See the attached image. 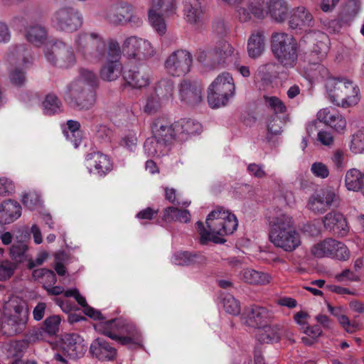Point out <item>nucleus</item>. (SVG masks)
Listing matches in <instances>:
<instances>
[{"label":"nucleus","instance_id":"nucleus-1","mask_svg":"<svg viewBox=\"0 0 364 364\" xmlns=\"http://www.w3.org/2000/svg\"><path fill=\"white\" fill-rule=\"evenodd\" d=\"M269 240L275 247L291 252L301 245V235L294 220L287 212L276 210L269 218Z\"/></svg>","mask_w":364,"mask_h":364},{"label":"nucleus","instance_id":"nucleus-2","mask_svg":"<svg viewBox=\"0 0 364 364\" xmlns=\"http://www.w3.org/2000/svg\"><path fill=\"white\" fill-rule=\"evenodd\" d=\"M201 243L212 241L215 243H223V237L230 235L237 229L238 223L236 216L229 210L218 208L208 214L206 218L208 230L202 222L196 223Z\"/></svg>","mask_w":364,"mask_h":364},{"label":"nucleus","instance_id":"nucleus-3","mask_svg":"<svg viewBox=\"0 0 364 364\" xmlns=\"http://www.w3.org/2000/svg\"><path fill=\"white\" fill-rule=\"evenodd\" d=\"M76 51L86 60L98 62L103 59L106 45L102 37L95 32H82L74 40Z\"/></svg>","mask_w":364,"mask_h":364},{"label":"nucleus","instance_id":"nucleus-4","mask_svg":"<svg viewBox=\"0 0 364 364\" xmlns=\"http://www.w3.org/2000/svg\"><path fill=\"white\" fill-rule=\"evenodd\" d=\"M235 90V85L232 75L228 73H223L208 87V105L212 108L225 106L234 96Z\"/></svg>","mask_w":364,"mask_h":364},{"label":"nucleus","instance_id":"nucleus-5","mask_svg":"<svg viewBox=\"0 0 364 364\" xmlns=\"http://www.w3.org/2000/svg\"><path fill=\"white\" fill-rule=\"evenodd\" d=\"M297 50L296 41L291 36L284 33H277L272 36V53L283 66L293 68L296 65Z\"/></svg>","mask_w":364,"mask_h":364},{"label":"nucleus","instance_id":"nucleus-6","mask_svg":"<svg viewBox=\"0 0 364 364\" xmlns=\"http://www.w3.org/2000/svg\"><path fill=\"white\" fill-rule=\"evenodd\" d=\"M305 41L312 44L311 50L308 55V61L315 65L321 75L324 77L327 74L326 68L320 64L328 51L329 39L327 35L323 32L314 31L305 35Z\"/></svg>","mask_w":364,"mask_h":364},{"label":"nucleus","instance_id":"nucleus-7","mask_svg":"<svg viewBox=\"0 0 364 364\" xmlns=\"http://www.w3.org/2000/svg\"><path fill=\"white\" fill-rule=\"evenodd\" d=\"M43 53L46 60L55 67L69 68L76 63L73 48L61 41L46 45Z\"/></svg>","mask_w":364,"mask_h":364},{"label":"nucleus","instance_id":"nucleus-8","mask_svg":"<svg viewBox=\"0 0 364 364\" xmlns=\"http://www.w3.org/2000/svg\"><path fill=\"white\" fill-rule=\"evenodd\" d=\"M121 50L118 42L111 39L107 44L103 58L105 62L100 69V77L105 81L116 80L121 75L122 65L120 63Z\"/></svg>","mask_w":364,"mask_h":364},{"label":"nucleus","instance_id":"nucleus-9","mask_svg":"<svg viewBox=\"0 0 364 364\" xmlns=\"http://www.w3.org/2000/svg\"><path fill=\"white\" fill-rule=\"evenodd\" d=\"M311 252L317 258L329 257L340 261H347L350 257L347 246L333 238H326L314 245Z\"/></svg>","mask_w":364,"mask_h":364},{"label":"nucleus","instance_id":"nucleus-10","mask_svg":"<svg viewBox=\"0 0 364 364\" xmlns=\"http://www.w3.org/2000/svg\"><path fill=\"white\" fill-rule=\"evenodd\" d=\"M52 25L58 30L73 32L82 24V16L72 7H62L53 14Z\"/></svg>","mask_w":364,"mask_h":364},{"label":"nucleus","instance_id":"nucleus-11","mask_svg":"<svg viewBox=\"0 0 364 364\" xmlns=\"http://www.w3.org/2000/svg\"><path fill=\"white\" fill-rule=\"evenodd\" d=\"M193 63L191 54L186 50H178L173 52L166 58L164 66L168 74L172 76H183L190 70Z\"/></svg>","mask_w":364,"mask_h":364},{"label":"nucleus","instance_id":"nucleus-12","mask_svg":"<svg viewBox=\"0 0 364 364\" xmlns=\"http://www.w3.org/2000/svg\"><path fill=\"white\" fill-rule=\"evenodd\" d=\"M265 0H248L245 6L236 7V16L240 22L246 23L252 18L263 19L267 16Z\"/></svg>","mask_w":364,"mask_h":364},{"label":"nucleus","instance_id":"nucleus-13","mask_svg":"<svg viewBox=\"0 0 364 364\" xmlns=\"http://www.w3.org/2000/svg\"><path fill=\"white\" fill-rule=\"evenodd\" d=\"M85 163L90 173H93L100 176L107 175L113 168L110 158L99 151L88 154L85 158Z\"/></svg>","mask_w":364,"mask_h":364},{"label":"nucleus","instance_id":"nucleus-14","mask_svg":"<svg viewBox=\"0 0 364 364\" xmlns=\"http://www.w3.org/2000/svg\"><path fill=\"white\" fill-rule=\"evenodd\" d=\"M28 313L23 307L16 306L14 314H11L4 325L5 333L10 336L23 333L27 326Z\"/></svg>","mask_w":364,"mask_h":364},{"label":"nucleus","instance_id":"nucleus-15","mask_svg":"<svg viewBox=\"0 0 364 364\" xmlns=\"http://www.w3.org/2000/svg\"><path fill=\"white\" fill-rule=\"evenodd\" d=\"M337 196L332 189H325L312 195L308 202V208L315 213H323L336 200Z\"/></svg>","mask_w":364,"mask_h":364},{"label":"nucleus","instance_id":"nucleus-16","mask_svg":"<svg viewBox=\"0 0 364 364\" xmlns=\"http://www.w3.org/2000/svg\"><path fill=\"white\" fill-rule=\"evenodd\" d=\"M176 122H171L166 119H157L152 125V134L166 145L178 138Z\"/></svg>","mask_w":364,"mask_h":364},{"label":"nucleus","instance_id":"nucleus-17","mask_svg":"<svg viewBox=\"0 0 364 364\" xmlns=\"http://www.w3.org/2000/svg\"><path fill=\"white\" fill-rule=\"evenodd\" d=\"M73 87H68L67 100L70 103L80 109L91 108L96 100L95 89H80L77 95H74Z\"/></svg>","mask_w":364,"mask_h":364},{"label":"nucleus","instance_id":"nucleus-18","mask_svg":"<svg viewBox=\"0 0 364 364\" xmlns=\"http://www.w3.org/2000/svg\"><path fill=\"white\" fill-rule=\"evenodd\" d=\"M60 348L72 358L82 357L86 351L83 338L77 334H65L61 339Z\"/></svg>","mask_w":364,"mask_h":364},{"label":"nucleus","instance_id":"nucleus-19","mask_svg":"<svg viewBox=\"0 0 364 364\" xmlns=\"http://www.w3.org/2000/svg\"><path fill=\"white\" fill-rule=\"evenodd\" d=\"M289 24L292 29L306 31L314 27L315 21L306 7L299 6L292 11Z\"/></svg>","mask_w":364,"mask_h":364},{"label":"nucleus","instance_id":"nucleus-20","mask_svg":"<svg viewBox=\"0 0 364 364\" xmlns=\"http://www.w3.org/2000/svg\"><path fill=\"white\" fill-rule=\"evenodd\" d=\"M317 119L338 132H341L346 129V119L337 110L333 108H324L318 111Z\"/></svg>","mask_w":364,"mask_h":364},{"label":"nucleus","instance_id":"nucleus-21","mask_svg":"<svg viewBox=\"0 0 364 364\" xmlns=\"http://www.w3.org/2000/svg\"><path fill=\"white\" fill-rule=\"evenodd\" d=\"M271 313L264 307L253 306L247 309L245 324L259 329L270 318Z\"/></svg>","mask_w":364,"mask_h":364},{"label":"nucleus","instance_id":"nucleus-22","mask_svg":"<svg viewBox=\"0 0 364 364\" xmlns=\"http://www.w3.org/2000/svg\"><path fill=\"white\" fill-rule=\"evenodd\" d=\"M124 319L115 318L109 321H102L95 325V328L99 333L119 343L122 335Z\"/></svg>","mask_w":364,"mask_h":364},{"label":"nucleus","instance_id":"nucleus-23","mask_svg":"<svg viewBox=\"0 0 364 364\" xmlns=\"http://www.w3.org/2000/svg\"><path fill=\"white\" fill-rule=\"evenodd\" d=\"M179 95L181 100L186 104L198 105L203 100L202 87L198 83L184 81L181 84Z\"/></svg>","mask_w":364,"mask_h":364},{"label":"nucleus","instance_id":"nucleus-24","mask_svg":"<svg viewBox=\"0 0 364 364\" xmlns=\"http://www.w3.org/2000/svg\"><path fill=\"white\" fill-rule=\"evenodd\" d=\"M90 353L100 360H112L117 356V350L105 339L97 338L92 342Z\"/></svg>","mask_w":364,"mask_h":364},{"label":"nucleus","instance_id":"nucleus-25","mask_svg":"<svg viewBox=\"0 0 364 364\" xmlns=\"http://www.w3.org/2000/svg\"><path fill=\"white\" fill-rule=\"evenodd\" d=\"M119 343L129 346L131 348L142 346L141 333L134 323L124 320L122 335L119 338Z\"/></svg>","mask_w":364,"mask_h":364},{"label":"nucleus","instance_id":"nucleus-26","mask_svg":"<svg viewBox=\"0 0 364 364\" xmlns=\"http://www.w3.org/2000/svg\"><path fill=\"white\" fill-rule=\"evenodd\" d=\"M348 83L347 78L328 77L325 81V88L327 97L330 101L337 105L340 98L343 97V91L346 84Z\"/></svg>","mask_w":364,"mask_h":364},{"label":"nucleus","instance_id":"nucleus-27","mask_svg":"<svg viewBox=\"0 0 364 364\" xmlns=\"http://www.w3.org/2000/svg\"><path fill=\"white\" fill-rule=\"evenodd\" d=\"M98 86V79L96 74L90 70L82 69L80 77L72 82L68 87H73L74 95H77L80 89H96Z\"/></svg>","mask_w":364,"mask_h":364},{"label":"nucleus","instance_id":"nucleus-28","mask_svg":"<svg viewBox=\"0 0 364 364\" xmlns=\"http://www.w3.org/2000/svg\"><path fill=\"white\" fill-rule=\"evenodd\" d=\"M267 15L277 22L284 21L288 15L289 5L286 0H269L266 3Z\"/></svg>","mask_w":364,"mask_h":364},{"label":"nucleus","instance_id":"nucleus-29","mask_svg":"<svg viewBox=\"0 0 364 364\" xmlns=\"http://www.w3.org/2000/svg\"><path fill=\"white\" fill-rule=\"evenodd\" d=\"M21 215V207L18 203L12 200L4 201L0 205V222L10 224Z\"/></svg>","mask_w":364,"mask_h":364},{"label":"nucleus","instance_id":"nucleus-30","mask_svg":"<svg viewBox=\"0 0 364 364\" xmlns=\"http://www.w3.org/2000/svg\"><path fill=\"white\" fill-rule=\"evenodd\" d=\"M360 100L359 87L351 80L348 79L343 91V97L340 98L337 106L347 108L356 105Z\"/></svg>","mask_w":364,"mask_h":364},{"label":"nucleus","instance_id":"nucleus-31","mask_svg":"<svg viewBox=\"0 0 364 364\" xmlns=\"http://www.w3.org/2000/svg\"><path fill=\"white\" fill-rule=\"evenodd\" d=\"M123 77L126 84L134 89H141L149 84V75L139 68L125 71Z\"/></svg>","mask_w":364,"mask_h":364},{"label":"nucleus","instance_id":"nucleus-32","mask_svg":"<svg viewBox=\"0 0 364 364\" xmlns=\"http://www.w3.org/2000/svg\"><path fill=\"white\" fill-rule=\"evenodd\" d=\"M240 280L254 285H266L272 281L270 274L251 268L242 269L239 274Z\"/></svg>","mask_w":364,"mask_h":364},{"label":"nucleus","instance_id":"nucleus-33","mask_svg":"<svg viewBox=\"0 0 364 364\" xmlns=\"http://www.w3.org/2000/svg\"><path fill=\"white\" fill-rule=\"evenodd\" d=\"M322 221L326 230L338 233H345L347 231L346 219L340 213L330 212L323 218Z\"/></svg>","mask_w":364,"mask_h":364},{"label":"nucleus","instance_id":"nucleus-34","mask_svg":"<svg viewBox=\"0 0 364 364\" xmlns=\"http://www.w3.org/2000/svg\"><path fill=\"white\" fill-rule=\"evenodd\" d=\"M24 36L29 43L39 47L46 43L48 31L46 27L41 24H33L26 28Z\"/></svg>","mask_w":364,"mask_h":364},{"label":"nucleus","instance_id":"nucleus-35","mask_svg":"<svg viewBox=\"0 0 364 364\" xmlns=\"http://www.w3.org/2000/svg\"><path fill=\"white\" fill-rule=\"evenodd\" d=\"M256 338L262 343L279 342L282 338V326L277 324L273 326L264 325L257 329Z\"/></svg>","mask_w":364,"mask_h":364},{"label":"nucleus","instance_id":"nucleus-36","mask_svg":"<svg viewBox=\"0 0 364 364\" xmlns=\"http://www.w3.org/2000/svg\"><path fill=\"white\" fill-rule=\"evenodd\" d=\"M265 49L264 37L262 32H253L247 41V53L252 58L259 57Z\"/></svg>","mask_w":364,"mask_h":364},{"label":"nucleus","instance_id":"nucleus-37","mask_svg":"<svg viewBox=\"0 0 364 364\" xmlns=\"http://www.w3.org/2000/svg\"><path fill=\"white\" fill-rule=\"evenodd\" d=\"M178 139L183 140L190 135H194L200 133L202 130L201 124L191 119H182L176 122Z\"/></svg>","mask_w":364,"mask_h":364},{"label":"nucleus","instance_id":"nucleus-38","mask_svg":"<svg viewBox=\"0 0 364 364\" xmlns=\"http://www.w3.org/2000/svg\"><path fill=\"white\" fill-rule=\"evenodd\" d=\"M345 185L349 191L361 190L364 194V173L357 168L349 169L346 173Z\"/></svg>","mask_w":364,"mask_h":364},{"label":"nucleus","instance_id":"nucleus-39","mask_svg":"<svg viewBox=\"0 0 364 364\" xmlns=\"http://www.w3.org/2000/svg\"><path fill=\"white\" fill-rule=\"evenodd\" d=\"M65 296L66 297H74L76 301L82 306L84 307L85 314L90 318L94 319L103 320V316L100 311L94 309L93 308L88 306L85 300V298L82 296L78 289H70L65 291Z\"/></svg>","mask_w":364,"mask_h":364},{"label":"nucleus","instance_id":"nucleus-40","mask_svg":"<svg viewBox=\"0 0 364 364\" xmlns=\"http://www.w3.org/2000/svg\"><path fill=\"white\" fill-rule=\"evenodd\" d=\"M144 151L147 157H159L166 152V145L153 135L144 144Z\"/></svg>","mask_w":364,"mask_h":364},{"label":"nucleus","instance_id":"nucleus-41","mask_svg":"<svg viewBox=\"0 0 364 364\" xmlns=\"http://www.w3.org/2000/svg\"><path fill=\"white\" fill-rule=\"evenodd\" d=\"M9 60L11 63L18 65H26L31 62L29 50L24 45H18L13 47L9 52Z\"/></svg>","mask_w":364,"mask_h":364},{"label":"nucleus","instance_id":"nucleus-42","mask_svg":"<svg viewBox=\"0 0 364 364\" xmlns=\"http://www.w3.org/2000/svg\"><path fill=\"white\" fill-rule=\"evenodd\" d=\"M132 11V5L123 4L120 6L110 8L106 18L112 24H119L126 21L127 13Z\"/></svg>","mask_w":364,"mask_h":364},{"label":"nucleus","instance_id":"nucleus-43","mask_svg":"<svg viewBox=\"0 0 364 364\" xmlns=\"http://www.w3.org/2000/svg\"><path fill=\"white\" fill-rule=\"evenodd\" d=\"M205 258L200 255L191 254L188 252H179L171 258V262L176 265H190L193 264H202Z\"/></svg>","mask_w":364,"mask_h":364},{"label":"nucleus","instance_id":"nucleus-44","mask_svg":"<svg viewBox=\"0 0 364 364\" xmlns=\"http://www.w3.org/2000/svg\"><path fill=\"white\" fill-rule=\"evenodd\" d=\"M141 38L132 36L126 38L122 44V50L129 59L138 57L137 52L141 46Z\"/></svg>","mask_w":364,"mask_h":364},{"label":"nucleus","instance_id":"nucleus-45","mask_svg":"<svg viewBox=\"0 0 364 364\" xmlns=\"http://www.w3.org/2000/svg\"><path fill=\"white\" fill-rule=\"evenodd\" d=\"M163 219L166 221H190L191 214L187 210H180L174 207H168L164 210Z\"/></svg>","mask_w":364,"mask_h":364},{"label":"nucleus","instance_id":"nucleus-46","mask_svg":"<svg viewBox=\"0 0 364 364\" xmlns=\"http://www.w3.org/2000/svg\"><path fill=\"white\" fill-rule=\"evenodd\" d=\"M67 129L63 130V134L67 140L70 141L75 148H77L81 141L80 124L77 121L68 120L67 122Z\"/></svg>","mask_w":364,"mask_h":364},{"label":"nucleus","instance_id":"nucleus-47","mask_svg":"<svg viewBox=\"0 0 364 364\" xmlns=\"http://www.w3.org/2000/svg\"><path fill=\"white\" fill-rule=\"evenodd\" d=\"M198 60L208 66L215 67L220 64L218 49L199 50L197 53Z\"/></svg>","mask_w":364,"mask_h":364},{"label":"nucleus","instance_id":"nucleus-48","mask_svg":"<svg viewBox=\"0 0 364 364\" xmlns=\"http://www.w3.org/2000/svg\"><path fill=\"white\" fill-rule=\"evenodd\" d=\"M43 112L52 115L62 111V103L54 94H48L43 102Z\"/></svg>","mask_w":364,"mask_h":364},{"label":"nucleus","instance_id":"nucleus-49","mask_svg":"<svg viewBox=\"0 0 364 364\" xmlns=\"http://www.w3.org/2000/svg\"><path fill=\"white\" fill-rule=\"evenodd\" d=\"M348 147L355 154H364V129L356 131L350 136Z\"/></svg>","mask_w":364,"mask_h":364},{"label":"nucleus","instance_id":"nucleus-50","mask_svg":"<svg viewBox=\"0 0 364 364\" xmlns=\"http://www.w3.org/2000/svg\"><path fill=\"white\" fill-rule=\"evenodd\" d=\"M149 21L151 26L160 34L165 33L166 25L161 15L154 9L149 10Z\"/></svg>","mask_w":364,"mask_h":364},{"label":"nucleus","instance_id":"nucleus-51","mask_svg":"<svg viewBox=\"0 0 364 364\" xmlns=\"http://www.w3.org/2000/svg\"><path fill=\"white\" fill-rule=\"evenodd\" d=\"M27 347V342L25 340L11 341L5 345V349L9 356L18 357L21 355Z\"/></svg>","mask_w":364,"mask_h":364},{"label":"nucleus","instance_id":"nucleus-52","mask_svg":"<svg viewBox=\"0 0 364 364\" xmlns=\"http://www.w3.org/2000/svg\"><path fill=\"white\" fill-rule=\"evenodd\" d=\"M173 83L170 80L163 79L156 86L155 93L161 99L168 98L172 96Z\"/></svg>","mask_w":364,"mask_h":364},{"label":"nucleus","instance_id":"nucleus-53","mask_svg":"<svg viewBox=\"0 0 364 364\" xmlns=\"http://www.w3.org/2000/svg\"><path fill=\"white\" fill-rule=\"evenodd\" d=\"M60 318L58 316L53 315L48 317L43 322V329L48 336H53L59 331Z\"/></svg>","mask_w":364,"mask_h":364},{"label":"nucleus","instance_id":"nucleus-54","mask_svg":"<svg viewBox=\"0 0 364 364\" xmlns=\"http://www.w3.org/2000/svg\"><path fill=\"white\" fill-rule=\"evenodd\" d=\"M225 311L232 315L237 316L240 313V302L232 295H226L223 299Z\"/></svg>","mask_w":364,"mask_h":364},{"label":"nucleus","instance_id":"nucleus-55","mask_svg":"<svg viewBox=\"0 0 364 364\" xmlns=\"http://www.w3.org/2000/svg\"><path fill=\"white\" fill-rule=\"evenodd\" d=\"M266 105L275 114H282L286 112V106L284 102L277 97H264Z\"/></svg>","mask_w":364,"mask_h":364},{"label":"nucleus","instance_id":"nucleus-56","mask_svg":"<svg viewBox=\"0 0 364 364\" xmlns=\"http://www.w3.org/2000/svg\"><path fill=\"white\" fill-rule=\"evenodd\" d=\"M137 54V59H140L141 57L145 59H149L155 55L156 50L149 41L141 38V46L139 48Z\"/></svg>","mask_w":364,"mask_h":364},{"label":"nucleus","instance_id":"nucleus-57","mask_svg":"<svg viewBox=\"0 0 364 364\" xmlns=\"http://www.w3.org/2000/svg\"><path fill=\"white\" fill-rule=\"evenodd\" d=\"M16 264L9 260L0 263V281H6L11 278L16 269Z\"/></svg>","mask_w":364,"mask_h":364},{"label":"nucleus","instance_id":"nucleus-58","mask_svg":"<svg viewBox=\"0 0 364 364\" xmlns=\"http://www.w3.org/2000/svg\"><path fill=\"white\" fill-rule=\"evenodd\" d=\"M22 203L30 210H34L41 204L40 196L36 191H29L23 196Z\"/></svg>","mask_w":364,"mask_h":364},{"label":"nucleus","instance_id":"nucleus-59","mask_svg":"<svg viewBox=\"0 0 364 364\" xmlns=\"http://www.w3.org/2000/svg\"><path fill=\"white\" fill-rule=\"evenodd\" d=\"M31 21V14L30 13H23L14 16L11 20V26L16 29L21 30L23 28L26 30L29 21Z\"/></svg>","mask_w":364,"mask_h":364},{"label":"nucleus","instance_id":"nucleus-60","mask_svg":"<svg viewBox=\"0 0 364 364\" xmlns=\"http://www.w3.org/2000/svg\"><path fill=\"white\" fill-rule=\"evenodd\" d=\"M161 100L156 93L149 96L144 107V112L149 114L156 112L161 107Z\"/></svg>","mask_w":364,"mask_h":364},{"label":"nucleus","instance_id":"nucleus-61","mask_svg":"<svg viewBox=\"0 0 364 364\" xmlns=\"http://www.w3.org/2000/svg\"><path fill=\"white\" fill-rule=\"evenodd\" d=\"M186 21L191 24H198L203 19V9H184Z\"/></svg>","mask_w":364,"mask_h":364},{"label":"nucleus","instance_id":"nucleus-62","mask_svg":"<svg viewBox=\"0 0 364 364\" xmlns=\"http://www.w3.org/2000/svg\"><path fill=\"white\" fill-rule=\"evenodd\" d=\"M9 77L11 82L18 87L23 86L26 81L24 70L18 68H14L10 73Z\"/></svg>","mask_w":364,"mask_h":364},{"label":"nucleus","instance_id":"nucleus-63","mask_svg":"<svg viewBox=\"0 0 364 364\" xmlns=\"http://www.w3.org/2000/svg\"><path fill=\"white\" fill-rule=\"evenodd\" d=\"M28 247L23 242L13 245L10 248L11 257L16 261H21L27 251Z\"/></svg>","mask_w":364,"mask_h":364},{"label":"nucleus","instance_id":"nucleus-64","mask_svg":"<svg viewBox=\"0 0 364 364\" xmlns=\"http://www.w3.org/2000/svg\"><path fill=\"white\" fill-rule=\"evenodd\" d=\"M120 145L129 151H134L137 146V137L136 133L130 132L123 136Z\"/></svg>","mask_w":364,"mask_h":364}]
</instances>
